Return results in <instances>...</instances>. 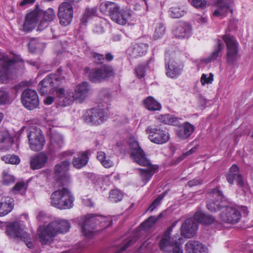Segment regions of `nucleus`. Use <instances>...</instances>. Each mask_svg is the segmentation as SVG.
Wrapping results in <instances>:
<instances>
[{"instance_id":"obj_35","label":"nucleus","mask_w":253,"mask_h":253,"mask_svg":"<svg viewBox=\"0 0 253 253\" xmlns=\"http://www.w3.org/2000/svg\"><path fill=\"white\" fill-rule=\"evenodd\" d=\"M88 161L87 152H80L78 157L74 158L72 163L75 168L80 169L86 165Z\"/></svg>"},{"instance_id":"obj_27","label":"nucleus","mask_w":253,"mask_h":253,"mask_svg":"<svg viewBox=\"0 0 253 253\" xmlns=\"http://www.w3.org/2000/svg\"><path fill=\"white\" fill-rule=\"evenodd\" d=\"M48 160V155L41 152L30 157V165L33 170L38 169L44 167Z\"/></svg>"},{"instance_id":"obj_19","label":"nucleus","mask_w":253,"mask_h":253,"mask_svg":"<svg viewBox=\"0 0 253 253\" xmlns=\"http://www.w3.org/2000/svg\"><path fill=\"white\" fill-rule=\"evenodd\" d=\"M222 221L228 223H236L241 218V214L237 208L234 206H225L220 215Z\"/></svg>"},{"instance_id":"obj_24","label":"nucleus","mask_w":253,"mask_h":253,"mask_svg":"<svg viewBox=\"0 0 253 253\" xmlns=\"http://www.w3.org/2000/svg\"><path fill=\"white\" fill-rule=\"evenodd\" d=\"M232 3L233 0H214V5L217 9L213 11V16L222 19L227 15L228 11L232 13L231 9Z\"/></svg>"},{"instance_id":"obj_3","label":"nucleus","mask_w":253,"mask_h":253,"mask_svg":"<svg viewBox=\"0 0 253 253\" xmlns=\"http://www.w3.org/2000/svg\"><path fill=\"white\" fill-rule=\"evenodd\" d=\"M79 224L84 236L90 238L100 230H96V225H98L100 228H105L112 225V221L107 216L89 214L81 218Z\"/></svg>"},{"instance_id":"obj_38","label":"nucleus","mask_w":253,"mask_h":253,"mask_svg":"<svg viewBox=\"0 0 253 253\" xmlns=\"http://www.w3.org/2000/svg\"><path fill=\"white\" fill-rule=\"evenodd\" d=\"M143 103L145 108L151 111L160 110L162 108L161 104L151 96L144 99Z\"/></svg>"},{"instance_id":"obj_21","label":"nucleus","mask_w":253,"mask_h":253,"mask_svg":"<svg viewBox=\"0 0 253 253\" xmlns=\"http://www.w3.org/2000/svg\"><path fill=\"white\" fill-rule=\"evenodd\" d=\"M226 179L230 184H233L234 180H236L238 186L242 189L245 194L248 191L249 186L239 173V168L237 165H233L230 168L226 175Z\"/></svg>"},{"instance_id":"obj_6","label":"nucleus","mask_w":253,"mask_h":253,"mask_svg":"<svg viewBox=\"0 0 253 253\" xmlns=\"http://www.w3.org/2000/svg\"><path fill=\"white\" fill-rule=\"evenodd\" d=\"M75 198L71 191L62 187L54 191L50 196V205L59 210H69L74 207Z\"/></svg>"},{"instance_id":"obj_50","label":"nucleus","mask_w":253,"mask_h":253,"mask_svg":"<svg viewBox=\"0 0 253 253\" xmlns=\"http://www.w3.org/2000/svg\"><path fill=\"white\" fill-rule=\"evenodd\" d=\"M189 1L193 6L197 8L204 9L207 4L206 0H189Z\"/></svg>"},{"instance_id":"obj_55","label":"nucleus","mask_w":253,"mask_h":253,"mask_svg":"<svg viewBox=\"0 0 253 253\" xmlns=\"http://www.w3.org/2000/svg\"><path fill=\"white\" fill-rule=\"evenodd\" d=\"M161 202V199L157 198L155 199L153 203L149 206L148 210L150 211H153L155 208L160 204Z\"/></svg>"},{"instance_id":"obj_31","label":"nucleus","mask_w":253,"mask_h":253,"mask_svg":"<svg viewBox=\"0 0 253 253\" xmlns=\"http://www.w3.org/2000/svg\"><path fill=\"white\" fill-rule=\"evenodd\" d=\"M13 206V198L8 196L2 197L0 200V216H4L11 212Z\"/></svg>"},{"instance_id":"obj_22","label":"nucleus","mask_w":253,"mask_h":253,"mask_svg":"<svg viewBox=\"0 0 253 253\" xmlns=\"http://www.w3.org/2000/svg\"><path fill=\"white\" fill-rule=\"evenodd\" d=\"M165 64L166 75L169 78H176L183 71V66L172 61L170 58V54L167 51L165 53Z\"/></svg>"},{"instance_id":"obj_16","label":"nucleus","mask_w":253,"mask_h":253,"mask_svg":"<svg viewBox=\"0 0 253 253\" xmlns=\"http://www.w3.org/2000/svg\"><path fill=\"white\" fill-rule=\"evenodd\" d=\"M146 132L150 140L156 144H163L169 139V133L160 128L148 126L146 129Z\"/></svg>"},{"instance_id":"obj_48","label":"nucleus","mask_w":253,"mask_h":253,"mask_svg":"<svg viewBox=\"0 0 253 253\" xmlns=\"http://www.w3.org/2000/svg\"><path fill=\"white\" fill-rule=\"evenodd\" d=\"M123 197V194L118 189H114L110 191L109 199L114 203H117L122 200Z\"/></svg>"},{"instance_id":"obj_39","label":"nucleus","mask_w":253,"mask_h":253,"mask_svg":"<svg viewBox=\"0 0 253 253\" xmlns=\"http://www.w3.org/2000/svg\"><path fill=\"white\" fill-rule=\"evenodd\" d=\"M156 119L160 122L169 125H176L178 122V119L169 114L158 115L156 116Z\"/></svg>"},{"instance_id":"obj_18","label":"nucleus","mask_w":253,"mask_h":253,"mask_svg":"<svg viewBox=\"0 0 253 253\" xmlns=\"http://www.w3.org/2000/svg\"><path fill=\"white\" fill-rule=\"evenodd\" d=\"M23 105L28 110H31L39 105V99L37 92L33 89H26L24 90L21 96Z\"/></svg>"},{"instance_id":"obj_51","label":"nucleus","mask_w":253,"mask_h":253,"mask_svg":"<svg viewBox=\"0 0 253 253\" xmlns=\"http://www.w3.org/2000/svg\"><path fill=\"white\" fill-rule=\"evenodd\" d=\"M213 80V75L210 73L209 75L206 74H203L201 77L200 82L203 86L206 84H211Z\"/></svg>"},{"instance_id":"obj_4","label":"nucleus","mask_w":253,"mask_h":253,"mask_svg":"<svg viewBox=\"0 0 253 253\" xmlns=\"http://www.w3.org/2000/svg\"><path fill=\"white\" fill-rule=\"evenodd\" d=\"M215 220L211 215H206L201 211L196 212L193 218H189L185 220L181 226V234L183 236L190 238L194 236L198 228V222L203 224H211Z\"/></svg>"},{"instance_id":"obj_58","label":"nucleus","mask_w":253,"mask_h":253,"mask_svg":"<svg viewBox=\"0 0 253 253\" xmlns=\"http://www.w3.org/2000/svg\"><path fill=\"white\" fill-rule=\"evenodd\" d=\"M151 241H152L151 239H148L146 241L143 242V244H142V245L140 246V247L139 248V250L141 251V250H143L144 249L148 248L149 247V246L150 245V244L152 243Z\"/></svg>"},{"instance_id":"obj_60","label":"nucleus","mask_w":253,"mask_h":253,"mask_svg":"<svg viewBox=\"0 0 253 253\" xmlns=\"http://www.w3.org/2000/svg\"><path fill=\"white\" fill-rule=\"evenodd\" d=\"M197 21L201 24H205L208 22V17L207 16H199L197 18Z\"/></svg>"},{"instance_id":"obj_8","label":"nucleus","mask_w":253,"mask_h":253,"mask_svg":"<svg viewBox=\"0 0 253 253\" xmlns=\"http://www.w3.org/2000/svg\"><path fill=\"white\" fill-rule=\"evenodd\" d=\"M19 60L12 59L0 52V82L6 83L15 72L16 62Z\"/></svg>"},{"instance_id":"obj_25","label":"nucleus","mask_w":253,"mask_h":253,"mask_svg":"<svg viewBox=\"0 0 253 253\" xmlns=\"http://www.w3.org/2000/svg\"><path fill=\"white\" fill-rule=\"evenodd\" d=\"M148 44L141 42H136L131 45L127 49V53L131 58H137L145 55L147 52Z\"/></svg>"},{"instance_id":"obj_12","label":"nucleus","mask_w":253,"mask_h":253,"mask_svg":"<svg viewBox=\"0 0 253 253\" xmlns=\"http://www.w3.org/2000/svg\"><path fill=\"white\" fill-rule=\"evenodd\" d=\"M70 165V161L66 160L54 167V177L63 186L68 185L71 181V176L68 172Z\"/></svg>"},{"instance_id":"obj_29","label":"nucleus","mask_w":253,"mask_h":253,"mask_svg":"<svg viewBox=\"0 0 253 253\" xmlns=\"http://www.w3.org/2000/svg\"><path fill=\"white\" fill-rule=\"evenodd\" d=\"M64 144L63 136L57 132L52 133L48 149L51 152L56 151L63 147Z\"/></svg>"},{"instance_id":"obj_45","label":"nucleus","mask_w":253,"mask_h":253,"mask_svg":"<svg viewBox=\"0 0 253 253\" xmlns=\"http://www.w3.org/2000/svg\"><path fill=\"white\" fill-rule=\"evenodd\" d=\"M185 13L183 9L179 6L172 7L169 10V14L172 18H179L183 16Z\"/></svg>"},{"instance_id":"obj_13","label":"nucleus","mask_w":253,"mask_h":253,"mask_svg":"<svg viewBox=\"0 0 253 253\" xmlns=\"http://www.w3.org/2000/svg\"><path fill=\"white\" fill-rule=\"evenodd\" d=\"M72 4L68 1L63 2L59 5L58 16L62 26H68L72 21L74 13Z\"/></svg>"},{"instance_id":"obj_57","label":"nucleus","mask_w":253,"mask_h":253,"mask_svg":"<svg viewBox=\"0 0 253 253\" xmlns=\"http://www.w3.org/2000/svg\"><path fill=\"white\" fill-rule=\"evenodd\" d=\"M202 184V181L201 179H193L192 180H190L188 182V185L190 186V187H193V186H196V185H200V184Z\"/></svg>"},{"instance_id":"obj_28","label":"nucleus","mask_w":253,"mask_h":253,"mask_svg":"<svg viewBox=\"0 0 253 253\" xmlns=\"http://www.w3.org/2000/svg\"><path fill=\"white\" fill-rule=\"evenodd\" d=\"M192 33L191 26L185 22L178 24L173 31V34L176 38L179 39L188 38Z\"/></svg>"},{"instance_id":"obj_54","label":"nucleus","mask_w":253,"mask_h":253,"mask_svg":"<svg viewBox=\"0 0 253 253\" xmlns=\"http://www.w3.org/2000/svg\"><path fill=\"white\" fill-rule=\"evenodd\" d=\"M50 23L46 21V20L42 18L38 26L37 30L38 31H42L45 30L49 25Z\"/></svg>"},{"instance_id":"obj_10","label":"nucleus","mask_w":253,"mask_h":253,"mask_svg":"<svg viewBox=\"0 0 253 253\" xmlns=\"http://www.w3.org/2000/svg\"><path fill=\"white\" fill-rule=\"evenodd\" d=\"M159 247L161 251L166 253H183L181 245L170 237V230H167L161 237Z\"/></svg>"},{"instance_id":"obj_41","label":"nucleus","mask_w":253,"mask_h":253,"mask_svg":"<svg viewBox=\"0 0 253 253\" xmlns=\"http://www.w3.org/2000/svg\"><path fill=\"white\" fill-rule=\"evenodd\" d=\"M158 217L155 216H150L146 220L144 221L140 226V233L143 234L142 232L148 230L150 228L153 226L158 220Z\"/></svg>"},{"instance_id":"obj_14","label":"nucleus","mask_w":253,"mask_h":253,"mask_svg":"<svg viewBox=\"0 0 253 253\" xmlns=\"http://www.w3.org/2000/svg\"><path fill=\"white\" fill-rule=\"evenodd\" d=\"M7 234L12 238H19L23 241L28 248H33V244L31 241L30 235L22 228L19 224L15 223L6 228Z\"/></svg>"},{"instance_id":"obj_2","label":"nucleus","mask_w":253,"mask_h":253,"mask_svg":"<svg viewBox=\"0 0 253 253\" xmlns=\"http://www.w3.org/2000/svg\"><path fill=\"white\" fill-rule=\"evenodd\" d=\"M71 227L69 222L65 219H57L49 223L40 225L37 236L42 245L50 244L59 233H66Z\"/></svg>"},{"instance_id":"obj_56","label":"nucleus","mask_w":253,"mask_h":253,"mask_svg":"<svg viewBox=\"0 0 253 253\" xmlns=\"http://www.w3.org/2000/svg\"><path fill=\"white\" fill-rule=\"evenodd\" d=\"M134 241H135V238H133L132 240H129L125 244V245L123 246V247L121 249V250L117 252L116 253H121V252H123L128 247H129L131 245H132Z\"/></svg>"},{"instance_id":"obj_17","label":"nucleus","mask_w":253,"mask_h":253,"mask_svg":"<svg viewBox=\"0 0 253 253\" xmlns=\"http://www.w3.org/2000/svg\"><path fill=\"white\" fill-rule=\"evenodd\" d=\"M111 19L121 25H129L133 24L135 22L132 12L128 10L121 9L119 6L114 13H112Z\"/></svg>"},{"instance_id":"obj_11","label":"nucleus","mask_w":253,"mask_h":253,"mask_svg":"<svg viewBox=\"0 0 253 253\" xmlns=\"http://www.w3.org/2000/svg\"><path fill=\"white\" fill-rule=\"evenodd\" d=\"M128 144L130 156L136 163L142 166H146L150 164L149 160L146 157L143 150L140 147L135 137H130Z\"/></svg>"},{"instance_id":"obj_37","label":"nucleus","mask_w":253,"mask_h":253,"mask_svg":"<svg viewBox=\"0 0 253 253\" xmlns=\"http://www.w3.org/2000/svg\"><path fill=\"white\" fill-rule=\"evenodd\" d=\"M13 141L7 131H0V150H7L12 144Z\"/></svg>"},{"instance_id":"obj_33","label":"nucleus","mask_w":253,"mask_h":253,"mask_svg":"<svg viewBox=\"0 0 253 253\" xmlns=\"http://www.w3.org/2000/svg\"><path fill=\"white\" fill-rule=\"evenodd\" d=\"M223 48V44L221 40L218 39L216 45L214 46L213 52L207 58L203 59V61L210 63L216 60L218 57L221 56V51Z\"/></svg>"},{"instance_id":"obj_34","label":"nucleus","mask_w":253,"mask_h":253,"mask_svg":"<svg viewBox=\"0 0 253 253\" xmlns=\"http://www.w3.org/2000/svg\"><path fill=\"white\" fill-rule=\"evenodd\" d=\"M150 164L146 167H148L146 169H140V175L141 179L144 184H146L152 178V176L155 172V170L158 167L156 166H152L150 162Z\"/></svg>"},{"instance_id":"obj_42","label":"nucleus","mask_w":253,"mask_h":253,"mask_svg":"<svg viewBox=\"0 0 253 253\" xmlns=\"http://www.w3.org/2000/svg\"><path fill=\"white\" fill-rule=\"evenodd\" d=\"M97 159L105 168H110L113 166L112 161L107 158L106 154L103 152L97 153Z\"/></svg>"},{"instance_id":"obj_26","label":"nucleus","mask_w":253,"mask_h":253,"mask_svg":"<svg viewBox=\"0 0 253 253\" xmlns=\"http://www.w3.org/2000/svg\"><path fill=\"white\" fill-rule=\"evenodd\" d=\"M90 88L86 82H83L76 85L73 95L76 101L79 102H83L88 96Z\"/></svg>"},{"instance_id":"obj_7","label":"nucleus","mask_w":253,"mask_h":253,"mask_svg":"<svg viewBox=\"0 0 253 253\" xmlns=\"http://www.w3.org/2000/svg\"><path fill=\"white\" fill-rule=\"evenodd\" d=\"M222 39L226 46V61L232 66H237L238 61L241 58L239 53V44L236 39L230 35H224Z\"/></svg>"},{"instance_id":"obj_61","label":"nucleus","mask_w":253,"mask_h":253,"mask_svg":"<svg viewBox=\"0 0 253 253\" xmlns=\"http://www.w3.org/2000/svg\"><path fill=\"white\" fill-rule=\"evenodd\" d=\"M93 32L97 34H101L104 32V28L101 25H96L94 29Z\"/></svg>"},{"instance_id":"obj_32","label":"nucleus","mask_w":253,"mask_h":253,"mask_svg":"<svg viewBox=\"0 0 253 253\" xmlns=\"http://www.w3.org/2000/svg\"><path fill=\"white\" fill-rule=\"evenodd\" d=\"M194 126L188 122L181 125L177 130L178 136L183 139L188 138L194 131Z\"/></svg>"},{"instance_id":"obj_63","label":"nucleus","mask_w":253,"mask_h":253,"mask_svg":"<svg viewBox=\"0 0 253 253\" xmlns=\"http://www.w3.org/2000/svg\"><path fill=\"white\" fill-rule=\"evenodd\" d=\"M36 0H23L20 3V6H25L32 4Z\"/></svg>"},{"instance_id":"obj_59","label":"nucleus","mask_w":253,"mask_h":253,"mask_svg":"<svg viewBox=\"0 0 253 253\" xmlns=\"http://www.w3.org/2000/svg\"><path fill=\"white\" fill-rule=\"evenodd\" d=\"M74 154L73 150H67L64 151L60 154V157L62 158H66L67 157L72 156Z\"/></svg>"},{"instance_id":"obj_49","label":"nucleus","mask_w":253,"mask_h":253,"mask_svg":"<svg viewBox=\"0 0 253 253\" xmlns=\"http://www.w3.org/2000/svg\"><path fill=\"white\" fill-rule=\"evenodd\" d=\"M147 64H140L135 68V73L138 78L144 77L146 73Z\"/></svg>"},{"instance_id":"obj_40","label":"nucleus","mask_w":253,"mask_h":253,"mask_svg":"<svg viewBox=\"0 0 253 253\" xmlns=\"http://www.w3.org/2000/svg\"><path fill=\"white\" fill-rule=\"evenodd\" d=\"M154 29L153 36L155 39H158L163 37L166 32L165 26L161 21L155 22L154 24Z\"/></svg>"},{"instance_id":"obj_5","label":"nucleus","mask_w":253,"mask_h":253,"mask_svg":"<svg viewBox=\"0 0 253 253\" xmlns=\"http://www.w3.org/2000/svg\"><path fill=\"white\" fill-rule=\"evenodd\" d=\"M42 15V18L50 23L56 17L55 11L52 8H49L43 12L42 9L37 6L34 10L26 14L22 26V31L28 33L34 29Z\"/></svg>"},{"instance_id":"obj_52","label":"nucleus","mask_w":253,"mask_h":253,"mask_svg":"<svg viewBox=\"0 0 253 253\" xmlns=\"http://www.w3.org/2000/svg\"><path fill=\"white\" fill-rule=\"evenodd\" d=\"M14 177L11 174H9L7 171H4L2 175L3 183L8 185L14 181Z\"/></svg>"},{"instance_id":"obj_1","label":"nucleus","mask_w":253,"mask_h":253,"mask_svg":"<svg viewBox=\"0 0 253 253\" xmlns=\"http://www.w3.org/2000/svg\"><path fill=\"white\" fill-rule=\"evenodd\" d=\"M64 81V78L59 75L50 74L39 84L40 92L42 94L45 95L48 92L56 91L57 104L61 107L69 106L76 100L72 90H65L62 87H58Z\"/></svg>"},{"instance_id":"obj_15","label":"nucleus","mask_w":253,"mask_h":253,"mask_svg":"<svg viewBox=\"0 0 253 253\" xmlns=\"http://www.w3.org/2000/svg\"><path fill=\"white\" fill-rule=\"evenodd\" d=\"M30 148L34 151L42 149L45 144V138L41 130L34 128L28 135Z\"/></svg>"},{"instance_id":"obj_20","label":"nucleus","mask_w":253,"mask_h":253,"mask_svg":"<svg viewBox=\"0 0 253 253\" xmlns=\"http://www.w3.org/2000/svg\"><path fill=\"white\" fill-rule=\"evenodd\" d=\"M211 199L208 201L207 207L209 210L211 211H218L220 208L225 207L223 205V200L225 199L222 192L217 188H214L210 194Z\"/></svg>"},{"instance_id":"obj_47","label":"nucleus","mask_w":253,"mask_h":253,"mask_svg":"<svg viewBox=\"0 0 253 253\" xmlns=\"http://www.w3.org/2000/svg\"><path fill=\"white\" fill-rule=\"evenodd\" d=\"M1 160L6 164L12 165H18L20 162L19 157L14 155L3 156L1 157Z\"/></svg>"},{"instance_id":"obj_36","label":"nucleus","mask_w":253,"mask_h":253,"mask_svg":"<svg viewBox=\"0 0 253 253\" xmlns=\"http://www.w3.org/2000/svg\"><path fill=\"white\" fill-rule=\"evenodd\" d=\"M118 6L119 5L114 2L106 1L100 4L99 9L102 13L109 15L111 18L112 13H114Z\"/></svg>"},{"instance_id":"obj_23","label":"nucleus","mask_w":253,"mask_h":253,"mask_svg":"<svg viewBox=\"0 0 253 253\" xmlns=\"http://www.w3.org/2000/svg\"><path fill=\"white\" fill-rule=\"evenodd\" d=\"M108 118L107 111H105L99 108H95L91 109L85 117V120L87 123H91L93 125H100Z\"/></svg>"},{"instance_id":"obj_30","label":"nucleus","mask_w":253,"mask_h":253,"mask_svg":"<svg viewBox=\"0 0 253 253\" xmlns=\"http://www.w3.org/2000/svg\"><path fill=\"white\" fill-rule=\"evenodd\" d=\"M188 253H208V248L198 241H189L185 245Z\"/></svg>"},{"instance_id":"obj_9","label":"nucleus","mask_w":253,"mask_h":253,"mask_svg":"<svg viewBox=\"0 0 253 253\" xmlns=\"http://www.w3.org/2000/svg\"><path fill=\"white\" fill-rule=\"evenodd\" d=\"M85 74L88 75L89 80L93 83H99L114 75L113 68L109 66L103 65L100 68L84 69Z\"/></svg>"},{"instance_id":"obj_64","label":"nucleus","mask_w":253,"mask_h":253,"mask_svg":"<svg viewBox=\"0 0 253 253\" xmlns=\"http://www.w3.org/2000/svg\"><path fill=\"white\" fill-rule=\"evenodd\" d=\"M34 41L31 40L28 44L29 48L31 52H34L36 50V47H34Z\"/></svg>"},{"instance_id":"obj_62","label":"nucleus","mask_w":253,"mask_h":253,"mask_svg":"<svg viewBox=\"0 0 253 253\" xmlns=\"http://www.w3.org/2000/svg\"><path fill=\"white\" fill-rule=\"evenodd\" d=\"M83 203L84 205L87 207H92L93 206V204L92 203L91 200L90 199H84L83 200Z\"/></svg>"},{"instance_id":"obj_44","label":"nucleus","mask_w":253,"mask_h":253,"mask_svg":"<svg viewBox=\"0 0 253 253\" xmlns=\"http://www.w3.org/2000/svg\"><path fill=\"white\" fill-rule=\"evenodd\" d=\"M96 8H86L83 17L81 19V24L86 26L87 21L96 15Z\"/></svg>"},{"instance_id":"obj_43","label":"nucleus","mask_w":253,"mask_h":253,"mask_svg":"<svg viewBox=\"0 0 253 253\" xmlns=\"http://www.w3.org/2000/svg\"><path fill=\"white\" fill-rule=\"evenodd\" d=\"M27 184L24 181H20L15 185L11 190L12 192L14 194H19L21 195H25L27 189Z\"/></svg>"},{"instance_id":"obj_46","label":"nucleus","mask_w":253,"mask_h":253,"mask_svg":"<svg viewBox=\"0 0 253 253\" xmlns=\"http://www.w3.org/2000/svg\"><path fill=\"white\" fill-rule=\"evenodd\" d=\"M10 103L11 100L8 92L0 88V105L9 104Z\"/></svg>"},{"instance_id":"obj_53","label":"nucleus","mask_w":253,"mask_h":253,"mask_svg":"<svg viewBox=\"0 0 253 253\" xmlns=\"http://www.w3.org/2000/svg\"><path fill=\"white\" fill-rule=\"evenodd\" d=\"M91 56L94 59V61L97 63H101L105 59L104 56L103 54H99L96 52L91 53Z\"/></svg>"}]
</instances>
